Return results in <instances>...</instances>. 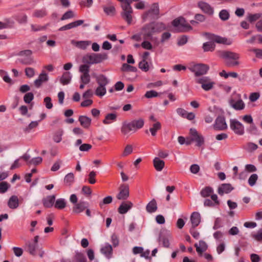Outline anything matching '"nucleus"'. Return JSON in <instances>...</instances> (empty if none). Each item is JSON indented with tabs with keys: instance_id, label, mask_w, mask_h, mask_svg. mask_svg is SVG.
<instances>
[{
	"instance_id": "f257e3e1",
	"label": "nucleus",
	"mask_w": 262,
	"mask_h": 262,
	"mask_svg": "<svg viewBox=\"0 0 262 262\" xmlns=\"http://www.w3.org/2000/svg\"><path fill=\"white\" fill-rule=\"evenodd\" d=\"M218 55L221 58L226 60V64L228 67H236L240 64L238 61L240 55L237 53L230 51H221L219 52Z\"/></svg>"
},
{
	"instance_id": "f03ea898",
	"label": "nucleus",
	"mask_w": 262,
	"mask_h": 262,
	"mask_svg": "<svg viewBox=\"0 0 262 262\" xmlns=\"http://www.w3.org/2000/svg\"><path fill=\"white\" fill-rule=\"evenodd\" d=\"M108 58L107 54L105 53H89L84 55L82 58L83 63L88 65H92L101 63L103 60Z\"/></svg>"
},
{
	"instance_id": "7ed1b4c3",
	"label": "nucleus",
	"mask_w": 262,
	"mask_h": 262,
	"mask_svg": "<svg viewBox=\"0 0 262 262\" xmlns=\"http://www.w3.org/2000/svg\"><path fill=\"white\" fill-rule=\"evenodd\" d=\"M172 25L175 27L176 32H184L192 29V27L183 17H179L171 22Z\"/></svg>"
},
{
	"instance_id": "20e7f679",
	"label": "nucleus",
	"mask_w": 262,
	"mask_h": 262,
	"mask_svg": "<svg viewBox=\"0 0 262 262\" xmlns=\"http://www.w3.org/2000/svg\"><path fill=\"white\" fill-rule=\"evenodd\" d=\"M160 9L158 3H154L151 5L150 8L142 15L143 22L146 21L148 18L152 19H157L159 17Z\"/></svg>"
},
{
	"instance_id": "39448f33",
	"label": "nucleus",
	"mask_w": 262,
	"mask_h": 262,
	"mask_svg": "<svg viewBox=\"0 0 262 262\" xmlns=\"http://www.w3.org/2000/svg\"><path fill=\"white\" fill-rule=\"evenodd\" d=\"M122 12L121 15L122 18L128 25H130L133 21V10L131 5L129 4H123L121 5Z\"/></svg>"
},
{
	"instance_id": "423d86ee",
	"label": "nucleus",
	"mask_w": 262,
	"mask_h": 262,
	"mask_svg": "<svg viewBox=\"0 0 262 262\" xmlns=\"http://www.w3.org/2000/svg\"><path fill=\"white\" fill-rule=\"evenodd\" d=\"M32 52L30 50H26L19 52L20 58L18 61L24 65H30L34 62V59L32 57Z\"/></svg>"
},
{
	"instance_id": "0eeeda50",
	"label": "nucleus",
	"mask_w": 262,
	"mask_h": 262,
	"mask_svg": "<svg viewBox=\"0 0 262 262\" xmlns=\"http://www.w3.org/2000/svg\"><path fill=\"white\" fill-rule=\"evenodd\" d=\"M209 69L208 66L202 63L191 64L188 68V69L194 73L195 76L197 77L206 74Z\"/></svg>"
},
{
	"instance_id": "6e6552de",
	"label": "nucleus",
	"mask_w": 262,
	"mask_h": 262,
	"mask_svg": "<svg viewBox=\"0 0 262 262\" xmlns=\"http://www.w3.org/2000/svg\"><path fill=\"white\" fill-rule=\"evenodd\" d=\"M150 23L144 25L141 29L140 35L145 40H151L155 34L154 28Z\"/></svg>"
},
{
	"instance_id": "1a4fd4ad",
	"label": "nucleus",
	"mask_w": 262,
	"mask_h": 262,
	"mask_svg": "<svg viewBox=\"0 0 262 262\" xmlns=\"http://www.w3.org/2000/svg\"><path fill=\"white\" fill-rule=\"evenodd\" d=\"M196 82L201 84L202 88L205 91H208L213 89L215 82L209 77H203L196 79Z\"/></svg>"
},
{
	"instance_id": "9d476101",
	"label": "nucleus",
	"mask_w": 262,
	"mask_h": 262,
	"mask_svg": "<svg viewBox=\"0 0 262 262\" xmlns=\"http://www.w3.org/2000/svg\"><path fill=\"white\" fill-rule=\"evenodd\" d=\"M230 127L234 133L238 135H242L244 133L243 125L236 119L230 120Z\"/></svg>"
},
{
	"instance_id": "9b49d317",
	"label": "nucleus",
	"mask_w": 262,
	"mask_h": 262,
	"mask_svg": "<svg viewBox=\"0 0 262 262\" xmlns=\"http://www.w3.org/2000/svg\"><path fill=\"white\" fill-rule=\"evenodd\" d=\"M38 239L39 236L36 235L34 237L33 241L29 242L26 244L27 251L32 255H36V251L38 248Z\"/></svg>"
},
{
	"instance_id": "f8f14e48",
	"label": "nucleus",
	"mask_w": 262,
	"mask_h": 262,
	"mask_svg": "<svg viewBox=\"0 0 262 262\" xmlns=\"http://www.w3.org/2000/svg\"><path fill=\"white\" fill-rule=\"evenodd\" d=\"M190 134L192 136V140L196 142L197 146H201L204 144V138L203 136L199 134L195 128L190 129Z\"/></svg>"
},
{
	"instance_id": "ddd939ff",
	"label": "nucleus",
	"mask_w": 262,
	"mask_h": 262,
	"mask_svg": "<svg viewBox=\"0 0 262 262\" xmlns=\"http://www.w3.org/2000/svg\"><path fill=\"white\" fill-rule=\"evenodd\" d=\"M214 128L218 130H225L227 128L225 119L223 116H219L215 120L213 125Z\"/></svg>"
},
{
	"instance_id": "4468645a",
	"label": "nucleus",
	"mask_w": 262,
	"mask_h": 262,
	"mask_svg": "<svg viewBox=\"0 0 262 262\" xmlns=\"http://www.w3.org/2000/svg\"><path fill=\"white\" fill-rule=\"evenodd\" d=\"M129 196V187L127 185H122L120 187V192L117 195L119 200H126Z\"/></svg>"
},
{
	"instance_id": "2eb2a0df",
	"label": "nucleus",
	"mask_w": 262,
	"mask_h": 262,
	"mask_svg": "<svg viewBox=\"0 0 262 262\" xmlns=\"http://www.w3.org/2000/svg\"><path fill=\"white\" fill-rule=\"evenodd\" d=\"M154 28L155 33H159L167 29L166 25L161 21H152L150 23Z\"/></svg>"
},
{
	"instance_id": "dca6fc26",
	"label": "nucleus",
	"mask_w": 262,
	"mask_h": 262,
	"mask_svg": "<svg viewBox=\"0 0 262 262\" xmlns=\"http://www.w3.org/2000/svg\"><path fill=\"white\" fill-rule=\"evenodd\" d=\"M194 247L196 251L200 256H203V253L206 251L208 248L207 244L203 241H200L199 243H195Z\"/></svg>"
},
{
	"instance_id": "f3484780",
	"label": "nucleus",
	"mask_w": 262,
	"mask_h": 262,
	"mask_svg": "<svg viewBox=\"0 0 262 262\" xmlns=\"http://www.w3.org/2000/svg\"><path fill=\"white\" fill-rule=\"evenodd\" d=\"M233 189V187L230 184L225 183L221 185L217 190L218 193L223 195L224 193H229Z\"/></svg>"
},
{
	"instance_id": "a211bd4d",
	"label": "nucleus",
	"mask_w": 262,
	"mask_h": 262,
	"mask_svg": "<svg viewBox=\"0 0 262 262\" xmlns=\"http://www.w3.org/2000/svg\"><path fill=\"white\" fill-rule=\"evenodd\" d=\"M121 132L123 135L127 136H128L130 132L134 133L130 122L124 121L122 123Z\"/></svg>"
},
{
	"instance_id": "6ab92c4d",
	"label": "nucleus",
	"mask_w": 262,
	"mask_h": 262,
	"mask_svg": "<svg viewBox=\"0 0 262 262\" xmlns=\"http://www.w3.org/2000/svg\"><path fill=\"white\" fill-rule=\"evenodd\" d=\"M48 80L49 77L47 74L43 71L39 74L37 79L34 81V85L36 88H39L43 82H47Z\"/></svg>"
},
{
	"instance_id": "aec40b11",
	"label": "nucleus",
	"mask_w": 262,
	"mask_h": 262,
	"mask_svg": "<svg viewBox=\"0 0 262 262\" xmlns=\"http://www.w3.org/2000/svg\"><path fill=\"white\" fill-rule=\"evenodd\" d=\"M94 77L96 78V81L99 86H106L110 82L108 78L103 74L99 75L94 74Z\"/></svg>"
},
{
	"instance_id": "412c9836",
	"label": "nucleus",
	"mask_w": 262,
	"mask_h": 262,
	"mask_svg": "<svg viewBox=\"0 0 262 262\" xmlns=\"http://www.w3.org/2000/svg\"><path fill=\"white\" fill-rule=\"evenodd\" d=\"M84 21L83 20H78L71 23H69L67 25H66L59 29V31H62L67 30H70L73 29L74 28H76L79 26H80L83 23Z\"/></svg>"
},
{
	"instance_id": "4be33fe9",
	"label": "nucleus",
	"mask_w": 262,
	"mask_h": 262,
	"mask_svg": "<svg viewBox=\"0 0 262 262\" xmlns=\"http://www.w3.org/2000/svg\"><path fill=\"white\" fill-rule=\"evenodd\" d=\"M88 207V203L86 202H79L73 207V211L75 213H80Z\"/></svg>"
},
{
	"instance_id": "5701e85b",
	"label": "nucleus",
	"mask_w": 262,
	"mask_h": 262,
	"mask_svg": "<svg viewBox=\"0 0 262 262\" xmlns=\"http://www.w3.org/2000/svg\"><path fill=\"white\" fill-rule=\"evenodd\" d=\"M130 123L133 129V133H135L138 129L143 127L144 124V121L143 119L139 118L138 119L132 120L130 121Z\"/></svg>"
},
{
	"instance_id": "b1692460",
	"label": "nucleus",
	"mask_w": 262,
	"mask_h": 262,
	"mask_svg": "<svg viewBox=\"0 0 262 262\" xmlns=\"http://www.w3.org/2000/svg\"><path fill=\"white\" fill-rule=\"evenodd\" d=\"M229 103L230 105L236 110H243L245 106L244 101L241 99H238L236 101L232 99L230 100Z\"/></svg>"
},
{
	"instance_id": "393cba45",
	"label": "nucleus",
	"mask_w": 262,
	"mask_h": 262,
	"mask_svg": "<svg viewBox=\"0 0 262 262\" xmlns=\"http://www.w3.org/2000/svg\"><path fill=\"white\" fill-rule=\"evenodd\" d=\"M171 239V235L169 233H161L159 241L163 244L164 247L168 248L169 246V241Z\"/></svg>"
},
{
	"instance_id": "a878e982",
	"label": "nucleus",
	"mask_w": 262,
	"mask_h": 262,
	"mask_svg": "<svg viewBox=\"0 0 262 262\" xmlns=\"http://www.w3.org/2000/svg\"><path fill=\"white\" fill-rule=\"evenodd\" d=\"M101 252L106 257L110 258L112 257L113 248L112 246L108 243H105L100 249Z\"/></svg>"
},
{
	"instance_id": "bb28decb",
	"label": "nucleus",
	"mask_w": 262,
	"mask_h": 262,
	"mask_svg": "<svg viewBox=\"0 0 262 262\" xmlns=\"http://www.w3.org/2000/svg\"><path fill=\"white\" fill-rule=\"evenodd\" d=\"M71 43L80 49L85 50L90 45L91 42L89 40L76 41L72 40Z\"/></svg>"
},
{
	"instance_id": "cd10ccee",
	"label": "nucleus",
	"mask_w": 262,
	"mask_h": 262,
	"mask_svg": "<svg viewBox=\"0 0 262 262\" xmlns=\"http://www.w3.org/2000/svg\"><path fill=\"white\" fill-rule=\"evenodd\" d=\"M190 221L192 224V227L195 228L198 226L201 222V215L198 212H193L190 216Z\"/></svg>"
},
{
	"instance_id": "c85d7f7f",
	"label": "nucleus",
	"mask_w": 262,
	"mask_h": 262,
	"mask_svg": "<svg viewBox=\"0 0 262 262\" xmlns=\"http://www.w3.org/2000/svg\"><path fill=\"white\" fill-rule=\"evenodd\" d=\"M199 6L202 11L209 15H212L214 12L213 8L207 3L201 2L199 3Z\"/></svg>"
},
{
	"instance_id": "c756f323",
	"label": "nucleus",
	"mask_w": 262,
	"mask_h": 262,
	"mask_svg": "<svg viewBox=\"0 0 262 262\" xmlns=\"http://www.w3.org/2000/svg\"><path fill=\"white\" fill-rule=\"evenodd\" d=\"M133 206V203L128 201L123 202L118 208V212L120 214L126 213Z\"/></svg>"
},
{
	"instance_id": "7c9ffc66",
	"label": "nucleus",
	"mask_w": 262,
	"mask_h": 262,
	"mask_svg": "<svg viewBox=\"0 0 262 262\" xmlns=\"http://www.w3.org/2000/svg\"><path fill=\"white\" fill-rule=\"evenodd\" d=\"M8 206L11 209L17 208L19 206L18 197L14 195L11 196L8 202Z\"/></svg>"
},
{
	"instance_id": "2f4dec72",
	"label": "nucleus",
	"mask_w": 262,
	"mask_h": 262,
	"mask_svg": "<svg viewBox=\"0 0 262 262\" xmlns=\"http://www.w3.org/2000/svg\"><path fill=\"white\" fill-rule=\"evenodd\" d=\"M117 114L116 113H110L106 115L104 119L102 121L103 124L108 125L115 122L117 120Z\"/></svg>"
},
{
	"instance_id": "473e14b6",
	"label": "nucleus",
	"mask_w": 262,
	"mask_h": 262,
	"mask_svg": "<svg viewBox=\"0 0 262 262\" xmlns=\"http://www.w3.org/2000/svg\"><path fill=\"white\" fill-rule=\"evenodd\" d=\"M212 39L214 42L218 43H222L227 45H230L232 43L231 39L220 36H214Z\"/></svg>"
},
{
	"instance_id": "72a5a7b5",
	"label": "nucleus",
	"mask_w": 262,
	"mask_h": 262,
	"mask_svg": "<svg viewBox=\"0 0 262 262\" xmlns=\"http://www.w3.org/2000/svg\"><path fill=\"white\" fill-rule=\"evenodd\" d=\"M55 200L54 195H49L42 200L43 206L47 208H50L53 206Z\"/></svg>"
},
{
	"instance_id": "f704fd0d",
	"label": "nucleus",
	"mask_w": 262,
	"mask_h": 262,
	"mask_svg": "<svg viewBox=\"0 0 262 262\" xmlns=\"http://www.w3.org/2000/svg\"><path fill=\"white\" fill-rule=\"evenodd\" d=\"M158 209L157 204L155 199H153L150 201L146 207V210L148 213H153Z\"/></svg>"
},
{
	"instance_id": "c9c22d12",
	"label": "nucleus",
	"mask_w": 262,
	"mask_h": 262,
	"mask_svg": "<svg viewBox=\"0 0 262 262\" xmlns=\"http://www.w3.org/2000/svg\"><path fill=\"white\" fill-rule=\"evenodd\" d=\"M79 121L81 126L84 128H88L91 124V119L85 116H80Z\"/></svg>"
},
{
	"instance_id": "e433bc0d",
	"label": "nucleus",
	"mask_w": 262,
	"mask_h": 262,
	"mask_svg": "<svg viewBox=\"0 0 262 262\" xmlns=\"http://www.w3.org/2000/svg\"><path fill=\"white\" fill-rule=\"evenodd\" d=\"M153 163L155 169L158 171H161L165 165L164 161L157 157L154 159Z\"/></svg>"
},
{
	"instance_id": "4c0bfd02",
	"label": "nucleus",
	"mask_w": 262,
	"mask_h": 262,
	"mask_svg": "<svg viewBox=\"0 0 262 262\" xmlns=\"http://www.w3.org/2000/svg\"><path fill=\"white\" fill-rule=\"evenodd\" d=\"M71 78V73L69 72H66L60 78V81L63 85H66L70 82Z\"/></svg>"
},
{
	"instance_id": "58836bf2",
	"label": "nucleus",
	"mask_w": 262,
	"mask_h": 262,
	"mask_svg": "<svg viewBox=\"0 0 262 262\" xmlns=\"http://www.w3.org/2000/svg\"><path fill=\"white\" fill-rule=\"evenodd\" d=\"M104 12L108 15H114L115 14L116 10L115 7L111 3L108 6H103Z\"/></svg>"
},
{
	"instance_id": "ea45409f",
	"label": "nucleus",
	"mask_w": 262,
	"mask_h": 262,
	"mask_svg": "<svg viewBox=\"0 0 262 262\" xmlns=\"http://www.w3.org/2000/svg\"><path fill=\"white\" fill-rule=\"evenodd\" d=\"M73 260V262H86V258L83 253L76 252Z\"/></svg>"
},
{
	"instance_id": "a19ab883",
	"label": "nucleus",
	"mask_w": 262,
	"mask_h": 262,
	"mask_svg": "<svg viewBox=\"0 0 262 262\" xmlns=\"http://www.w3.org/2000/svg\"><path fill=\"white\" fill-rule=\"evenodd\" d=\"M106 93V86L98 85L95 91V94L99 97H102Z\"/></svg>"
},
{
	"instance_id": "79ce46f5",
	"label": "nucleus",
	"mask_w": 262,
	"mask_h": 262,
	"mask_svg": "<svg viewBox=\"0 0 262 262\" xmlns=\"http://www.w3.org/2000/svg\"><path fill=\"white\" fill-rule=\"evenodd\" d=\"M47 15V12L45 8L35 10L33 13V16L37 18H42Z\"/></svg>"
},
{
	"instance_id": "37998d69",
	"label": "nucleus",
	"mask_w": 262,
	"mask_h": 262,
	"mask_svg": "<svg viewBox=\"0 0 262 262\" xmlns=\"http://www.w3.org/2000/svg\"><path fill=\"white\" fill-rule=\"evenodd\" d=\"M161 128V123L159 122H156L154 123L152 127L149 128V131L152 136H155L157 134V132Z\"/></svg>"
},
{
	"instance_id": "c03bdc74",
	"label": "nucleus",
	"mask_w": 262,
	"mask_h": 262,
	"mask_svg": "<svg viewBox=\"0 0 262 262\" xmlns=\"http://www.w3.org/2000/svg\"><path fill=\"white\" fill-rule=\"evenodd\" d=\"M66 206V201L64 199H57L55 204V207L58 209H62Z\"/></svg>"
},
{
	"instance_id": "a18cd8bd",
	"label": "nucleus",
	"mask_w": 262,
	"mask_h": 262,
	"mask_svg": "<svg viewBox=\"0 0 262 262\" xmlns=\"http://www.w3.org/2000/svg\"><path fill=\"white\" fill-rule=\"evenodd\" d=\"M214 48L215 46L211 42H206L203 43V49L204 52L213 51Z\"/></svg>"
},
{
	"instance_id": "49530a36",
	"label": "nucleus",
	"mask_w": 262,
	"mask_h": 262,
	"mask_svg": "<svg viewBox=\"0 0 262 262\" xmlns=\"http://www.w3.org/2000/svg\"><path fill=\"white\" fill-rule=\"evenodd\" d=\"M74 181V176L73 173L67 174L64 178V182L67 185H71Z\"/></svg>"
},
{
	"instance_id": "de8ad7c7",
	"label": "nucleus",
	"mask_w": 262,
	"mask_h": 262,
	"mask_svg": "<svg viewBox=\"0 0 262 262\" xmlns=\"http://www.w3.org/2000/svg\"><path fill=\"white\" fill-rule=\"evenodd\" d=\"M213 189L210 187H206L201 191V194L203 197H207L210 196L213 192Z\"/></svg>"
},
{
	"instance_id": "09e8293b",
	"label": "nucleus",
	"mask_w": 262,
	"mask_h": 262,
	"mask_svg": "<svg viewBox=\"0 0 262 262\" xmlns=\"http://www.w3.org/2000/svg\"><path fill=\"white\" fill-rule=\"evenodd\" d=\"M230 16L229 13L226 9L222 10L219 13V17L222 20L225 21L229 19Z\"/></svg>"
},
{
	"instance_id": "8fccbe9b",
	"label": "nucleus",
	"mask_w": 262,
	"mask_h": 262,
	"mask_svg": "<svg viewBox=\"0 0 262 262\" xmlns=\"http://www.w3.org/2000/svg\"><path fill=\"white\" fill-rule=\"evenodd\" d=\"M79 71L82 74H89L90 66L86 63L80 65L79 68Z\"/></svg>"
},
{
	"instance_id": "3c124183",
	"label": "nucleus",
	"mask_w": 262,
	"mask_h": 262,
	"mask_svg": "<svg viewBox=\"0 0 262 262\" xmlns=\"http://www.w3.org/2000/svg\"><path fill=\"white\" fill-rule=\"evenodd\" d=\"M10 185L7 182H2L0 183V193H4L7 191L10 188Z\"/></svg>"
},
{
	"instance_id": "603ef678",
	"label": "nucleus",
	"mask_w": 262,
	"mask_h": 262,
	"mask_svg": "<svg viewBox=\"0 0 262 262\" xmlns=\"http://www.w3.org/2000/svg\"><path fill=\"white\" fill-rule=\"evenodd\" d=\"M251 236L257 242H262V228L259 229L257 232L252 234Z\"/></svg>"
},
{
	"instance_id": "864d4df0",
	"label": "nucleus",
	"mask_w": 262,
	"mask_h": 262,
	"mask_svg": "<svg viewBox=\"0 0 262 262\" xmlns=\"http://www.w3.org/2000/svg\"><path fill=\"white\" fill-rule=\"evenodd\" d=\"M63 135V130H59L57 131L54 136L53 140L56 143H59L62 140V136Z\"/></svg>"
},
{
	"instance_id": "5fc2aeb1",
	"label": "nucleus",
	"mask_w": 262,
	"mask_h": 262,
	"mask_svg": "<svg viewBox=\"0 0 262 262\" xmlns=\"http://www.w3.org/2000/svg\"><path fill=\"white\" fill-rule=\"evenodd\" d=\"M75 17V14L72 10H69L63 14L61 18V20H66Z\"/></svg>"
},
{
	"instance_id": "6e6d98bb",
	"label": "nucleus",
	"mask_w": 262,
	"mask_h": 262,
	"mask_svg": "<svg viewBox=\"0 0 262 262\" xmlns=\"http://www.w3.org/2000/svg\"><path fill=\"white\" fill-rule=\"evenodd\" d=\"M38 125V121H32L28 126L24 129V131L26 133H29L31 131V130L36 127H37Z\"/></svg>"
},
{
	"instance_id": "4d7b16f0",
	"label": "nucleus",
	"mask_w": 262,
	"mask_h": 262,
	"mask_svg": "<svg viewBox=\"0 0 262 262\" xmlns=\"http://www.w3.org/2000/svg\"><path fill=\"white\" fill-rule=\"evenodd\" d=\"M139 68L142 70L146 72L149 70V66L148 62L145 60H142L139 63Z\"/></svg>"
},
{
	"instance_id": "13d9d810",
	"label": "nucleus",
	"mask_w": 262,
	"mask_h": 262,
	"mask_svg": "<svg viewBox=\"0 0 262 262\" xmlns=\"http://www.w3.org/2000/svg\"><path fill=\"white\" fill-rule=\"evenodd\" d=\"M257 179H258V176H257V174H256V173L252 174L248 179L249 185L250 186H254L255 184V183L257 180Z\"/></svg>"
},
{
	"instance_id": "bf43d9fd",
	"label": "nucleus",
	"mask_w": 262,
	"mask_h": 262,
	"mask_svg": "<svg viewBox=\"0 0 262 262\" xmlns=\"http://www.w3.org/2000/svg\"><path fill=\"white\" fill-rule=\"evenodd\" d=\"M80 81L84 84H88L90 82L91 77L89 74H81L80 76Z\"/></svg>"
},
{
	"instance_id": "052dcab7",
	"label": "nucleus",
	"mask_w": 262,
	"mask_h": 262,
	"mask_svg": "<svg viewBox=\"0 0 262 262\" xmlns=\"http://www.w3.org/2000/svg\"><path fill=\"white\" fill-rule=\"evenodd\" d=\"M122 71H132L136 72L137 71L136 68L130 66L127 63H123L122 67Z\"/></svg>"
},
{
	"instance_id": "680f3d73",
	"label": "nucleus",
	"mask_w": 262,
	"mask_h": 262,
	"mask_svg": "<svg viewBox=\"0 0 262 262\" xmlns=\"http://www.w3.org/2000/svg\"><path fill=\"white\" fill-rule=\"evenodd\" d=\"M25 72L28 78H32L35 75V70L31 67L26 68Z\"/></svg>"
},
{
	"instance_id": "e2e57ef3",
	"label": "nucleus",
	"mask_w": 262,
	"mask_h": 262,
	"mask_svg": "<svg viewBox=\"0 0 262 262\" xmlns=\"http://www.w3.org/2000/svg\"><path fill=\"white\" fill-rule=\"evenodd\" d=\"M34 99V95L32 93H28L24 97V100L26 103H30Z\"/></svg>"
},
{
	"instance_id": "0e129e2a",
	"label": "nucleus",
	"mask_w": 262,
	"mask_h": 262,
	"mask_svg": "<svg viewBox=\"0 0 262 262\" xmlns=\"http://www.w3.org/2000/svg\"><path fill=\"white\" fill-rule=\"evenodd\" d=\"M158 96V93L154 90L148 91L146 92L145 94V97L147 98H152L154 97H156Z\"/></svg>"
},
{
	"instance_id": "69168bd1",
	"label": "nucleus",
	"mask_w": 262,
	"mask_h": 262,
	"mask_svg": "<svg viewBox=\"0 0 262 262\" xmlns=\"http://www.w3.org/2000/svg\"><path fill=\"white\" fill-rule=\"evenodd\" d=\"M42 161V158H41L40 157H36V158L32 159L31 160H30L29 161V165H38V164H40V163H41Z\"/></svg>"
},
{
	"instance_id": "338daca9",
	"label": "nucleus",
	"mask_w": 262,
	"mask_h": 262,
	"mask_svg": "<svg viewBox=\"0 0 262 262\" xmlns=\"http://www.w3.org/2000/svg\"><path fill=\"white\" fill-rule=\"evenodd\" d=\"M113 200V198L111 196H107L103 199V201L99 203V206L101 208L103 207L104 204H110Z\"/></svg>"
},
{
	"instance_id": "774afa93",
	"label": "nucleus",
	"mask_w": 262,
	"mask_h": 262,
	"mask_svg": "<svg viewBox=\"0 0 262 262\" xmlns=\"http://www.w3.org/2000/svg\"><path fill=\"white\" fill-rule=\"evenodd\" d=\"M96 176V172H95L94 171H92L90 172V173L89 174L88 181L90 184H93L96 183V180H95Z\"/></svg>"
}]
</instances>
